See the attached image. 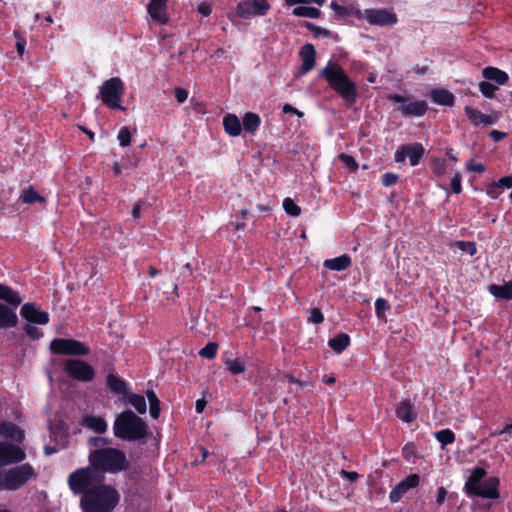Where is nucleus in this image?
Returning <instances> with one entry per match:
<instances>
[{"mask_svg": "<svg viewBox=\"0 0 512 512\" xmlns=\"http://www.w3.org/2000/svg\"><path fill=\"white\" fill-rule=\"evenodd\" d=\"M271 8L270 0H240L235 13L240 19L250 20L265 16Z\"/></svg>", "mask_w": 512, "mask_h": 512, "instance_id": "nucleus-8", "label": "nucleus"}, {"mask_svg": "<svg viewBox=\"0 0 512 512\" xmlns=\"http://www.w3.org/2000/svg\"><path fill=\"white\" fill-rule=\"evenodd\" d=\"M389 99L394 103L401 104L400 111L402 115L406 117L423 116L428 109L427 103L423 100H416L407 103L408 98L399 94H394L390 96Z\"/></svg>", "mask_w": 512, "mask_h": 512, "instance_id": "nucleus-12", "label": "nucleus"}, {"mask_svg": "<svg viewBox=\"0 0 512 512\" xmlns=\"http://www.w3.org/2000/svg\"><path fill=\"white\" fill-rule=\"evenodd\" d=\"M24 330L27 333V335L32 339H39L43 335L42 331L32 324H26L24 326Z\"/></svg>", "mask_w": 512, "mask_h": 512, "instance_id": "nucleus-52", "label": "nucleus"}, {"mask_svg": "<svg viewBox=\"0 0 512 512\" xmlns=\"http://www.w3.org/2000/svg\"><path fill=\"white\" fill-rule=\"evenodd\" d=\"M424 155V148L420 143H412L402 145L394 155V159L397 163H403L406 158L409 159L411 166L419 164L420 159Z\"/></svg>", "mask_w": 512, "mask_h": 512, "instance_id": "nucleus-13", "label": "nucleus"}, {"mask_svg": "<svg viewBox=\"0 0 512 512\" xmlns=\"http://www.w3.org/2000/svg\"><path fill=\"white\" fill-rule=\"evenodd\" d=\"M283 208L287 214L293 217H297L301 214V208L289 197L283 200Z\"/></svg>", "mask_w": 512, "mask_h": 512, "instance_id": "nucleus-42", "label": "nucleus"}, {"mask_svg": "<svg viewBox=\"0 0 512 512\" xmlns=\"http://www.w3.org/2000/svg\"><path fill=\"white\" fill-rule=\"evenodd\" d=\"M397 417L406 423H411L416 419V412L414 411L413 405L408 400L399 402L395 408Z\"/></svg>", "mask_w": 512, "mask_h": 512, "instance_id": "nucleus-21", "label": "nucleus"}, {"mask_svg": "<svg viewBox=\"0 0 512 512\" xmlns=\"http://www.w3.org/2000/svg\"><path fill=\"white\" fill-rule=\"evenodd\" d=\"M330 7L336 12V13H339V14H345L346 13V8L337 4L336 2H331L330 4Z\"/></svg>", "mask_w": 512, "mask_h": 512, "instance_id": "nucleus-62", "label": "nucleus"}, {"mask_svg": "<svg viewBox=\"0 0 512 512\" xmlns=\"http://www.w3.org/2000/svg\"><path fill=\"white\" fill-rule=\"evenodd\" d=\"M482 76L488 81H494L498 85H504L508 82V74L496 67L488 66L482 70Z\"/></svg>", "mask_w": 512, "mask_h": 512, "instance_id": "nucleus-23", "label": "nucleus"}, {"mask_svg": "<svg viewBox=\"0 0 512 512\" xmlns=\"http://www.w3.org/2000/svg\"><path fill=\"white\" fill-rule=\"evenodd\" d=\"M25 452L18 446L0 442V466H6L24 460Z\"/></svg>", "mask_w": 512, "mask_h": 512, "instance_id": "nucleus-14", "label": "nucleus"}, {"mask_svg": "<svg viewBox=\"0 0 512 512\" xmlns=\"http://www.w3.org/2000/svg\"><path fill=\"white\" fill-rule=\"evenodd\" d=\"M218 345L214 342H209L200 351L199 355L206 359H213L216 356Z\"/></svg>", "mask_w": 512, "mask_h": 512, "instance_id": "nucleus-44", "label": "nucleus"}, {"mask_svg": "<svg viewBox=\"0 0 512 512\" xmlns=\"http://www.w3.org/2000/svg\"><path fill=\"white\" fill-rule=\"evenodd\" d=\"M497 435H508L512 437V423L505 425L500 431L496 433Z\"/></svg>", "mask_w": 512, "mask_h": 512, "instance_id": "nucleus-60", "label": "nucleus"}, {"mask_svg": "<svg viewBox=\"0 0 512 512\" xmlns=\"http://www.w3.org/2000/svg\"><path fill=\"white\" fill-rule=\"evenodd\" d=\"M116 438L128 442H141L152 435L148 424L131 410L118 414L113 423Z\"/></svg>", "mask_w": 512, "mask_h": 512, "instance_id": "nucleus-1", "label": "nucleus"}, {"mask_svg": "<svg viewBox=\"0 0 512 512\" xmlns=\"http://www.w3.org/2000/svg\"><path fill=\"white\" fill-rule=\"evenodd\" d=\"M0 435L16 442L24 439V432L11 422H0Z\"/></svg>", "mask_w": 512, "mask_h": 512, "instance_id": "nucleus-22", "label": "nucleus"}, {"mask_svg": "<svg viewBox=\"0 0 512 512\" xmlns=\"http://www.w3.org/2000/svg\"><path fill=\"white\" fill-rule=\"evenodd\" d=\"M324 321V317L320 309L313 308L309 312L308 322L312 324H320Z\"/></svg>", "mask_w": 512, "mask_h": 512, "instance_id": "nucleus-51", "label": "nucleus"}, {"mask_svg": "<svg viewBox=\"0 0 512 512\" xmlns=\"http://www.w3.org/2000/svg\"><path fill=\"white\" fill-rule=\"evenodd\" d=\"M398 181V175L394 173H385L382 176V184L386 187L394 185Z\"/></svg>", "mask_w": 512, "mask_h": 512, "instance_id": "nucleus-55", "label": "nucleus"}, {"mask_svg": "<svg viewBox=\"0 0 512 512\" xmlns=\"http://www.w3.org/2000/svg\"><path fill=\"white\" fill-rule=\"evenodd\" d=\"M432 172L437 176H442L446 173L447 166L446 160L443 158H435L431 162Z\"/></svg>", "mask_w": 512, "mask_h": 512, "instance_id": "nucleus-43", "label": "nucleus"}, {"mask_svg": "<svg viewBox=\"0 0 512 512\" xmlns=\"http://www.w3.org/2000/svg\"><path fill=\"white\" fill-rule=\"evenodd\" d=\"M118 501L117 490L104 484L82 496L81 508L84 512H111Z\"/></svg>", "mask_w": 512, "mask_h": 512, "instance_id": "nucleus-4", "label": "nucleus"}, {"mask_svg": "<svg viewBox=\"0 0 512 512\" xmlns=\"http://www.w3.org/2000/svg\"><path fill=\"white\" fill-rule=\"evenodd\" d=\"M455 246L463 251L468 253L470 256H473L477 252L476 244L470 241H456Z\"/></svg>", "mask_w": 512, "mask_h": 512, "instance_id": "nucleus-46", "label": "nucleus"}, {"mask_svg": "<svg viewBox=\"0 0 512 512\" xmlns=\"http://www.w3.org/2000/svg\"><path fill=\"white\" fill-rule=\"evenodd\" d=\"M447 491L444 487H439L437 489V496H436V504L438 506L442 505L446 499Z\"/></svg>", "mask_w": 512, "mask_h": 512, "instance_id": "nucleus-58", "label": "nucleus"}, {"mask_svg": "<svg viewBox=\"0 0 512 512\" xmlns=\"http://www.w3.org/2000/svg\"><path fill=\"white\" fill-rule=\"evenodd\" d=\"M324 267L331 271H343L351 265V258L347 254L332 259H326L323 263Z\"/></svg>", "mask_w": 512, "mask_h": 512, "instance_id": "nucleus-27", "label": "nucleus"}, {"mask_svg": "<svg viewBox=\"0 0 512 512\" xmlns=\"http://www.w3.org/2000/svg\"><path fill=\"white\" fill-rule=\"evenodd\" d=\"M465 114L468 119L476 126L478 125H492L494 124V119L486 114H483L481 111L475 108L466 107Z\"/></svg>", "mask_w": 512, "mask_h": 512, "instance_id": "nucleus-25", "label": "nucleus"}, {"mask_svg": "<svg viewBox=\"0 0 512 512\" xmlns=\"http://www.w3.org/2000/svg\"><path fill=\"white\" fill-rule=\"evenodd\" d=\"M339 159L341 162L350 170L355 171L358 168V164L355 159L348 154H340Z\"/></svg>", "mask_w": 512, "mask_h": 512, "instance_id": "nucleus-50", "label": "nucleus"}, {"mask_svg": "<svg viewBox=\"0 0 512 512\" xmlns=\"http://www.w3.org/2000/svg\"><path fill=\"white\" fill-rule=\"evenodd\" d=\"M489 136L495 141V142H498L500 140H502L503 138H505L507 136V134L505 132H501L499 130H492L490 133H489Z\"/></svg>", "mask_w": 512, "mask_h": 512, "instance_id": "nucleus-59", "label": "nucleus"}, {"mask_svg": "<svg viewBox=\"0 0 512 512\" xmlns=\"http://www.w3.org/2000/svg\"><path fill=\"white\" fill-rule=\"evenodd\" d=\"M466 169L469 172H475V173H483L486 168L482 163H476L474 160H469L466 162Z\"/></svg>", "mask_w": 512, "mask_h": 512, "instance_id": "nucleus-54", "label": "nucleus"}, {"mask_svg": "<svg viewBox=\"0 0 512 512\" xmlns=\"http://www.w3.org/2000/svg\"><path fill=\"white\" fill-rule=\"evenodd\" d=\"M107 385L112 392L118 395L123 396L127 394L126 382L112 373L107 376Z\"/></svg>", "mask_w": 512, "mask_h": 512, "instance_id": "nucleus-33", "label": "nucleus"}, {"mask_svg": "<svg viewBox=\"0 0 512 512\" xmlns=\"http://www.w3.org/2000/svg\"><path fill=\"white\" fill-rule=\"evenodd\" d=\"M81 425L98 434H104L108 425L102 416L87 415L82 418Z\"/></svg>", "mask_w": 512, "mask_h": 512, "instance_id": "nucleus-19", "label": "nucleus"}, {"mask_svg": "<svg viewBox=\"0 0 512 512\" xmlns=\"http://www.w3.org/2000/svg\"><path fill=\"white\" fill-rule=\"evenodd\" d=\"M419 484V477L415 474L409 475L400 481L390 492L389 499L392 503L398 502L410 489Z\"/></svg>", "mask_w": 512, "mask_h": 512, "instance_id": "nucleus-17", "label": "nucleus"}, {"mask_svg": "<svg viewBox=\"0 0 512 512\" xmlns=\"http://www.w3.org/2000/svg\"><path fill=\"white\" fill-rule=\"evenodd\" d=\"M223 127L224 131L232 137L239 136L242 131V124L235 114H227L224 116Z\"/></svg>", "mask_w": 512, "mask_h": 512, "instance_id": "nucleus-24", "label": "nucleus"}, {"mask_svg": "<svg viewBox=\"0 0 512 512\" xmlns=\"http://www.w3.org/2000/svg\"><path fill=\"white\" fill-rule=\"evenodd\" d=\"M497 188H502V189H509V188H512V176H505L503 178H500L498 180L497 183H494L489 189H488V194L492 197V198H496L497 197V192H496V189Z\"/></svg>", "mask_w": 512, "mask_h": 512, "instance_id": "nucleus-40", "label": "nucleus"}, {"mask_svg": "<svg viewBox=\"0 0 512 512\" xmlns=\"http://www.w3.org/2000/svg\"><path fill=\"white\" fill-rule=\"evenodd\" d=\"M90 446L95 447L96 449L106 448L105 446L110 445L112 443V439L108 437H91L88 440Z\"/></svg>", "mask_w": 512, "mask_h": 512, "instance_id": "nucleus-48", "label": "nucleus"}, {"mask_svg": "<svg viewBox=\"0 0 512 512\" xmlns=\"http://www.w3.org/2000/svg\"><path fill=\"white\" fill-rule=\"evenodd\" d=\"M0 299L9 303L13 307H18L22 301V296L10 287L0 284Z\"/></svg>", "mask_w": 512, "mask_h": 512, "instance_id": "nucleus-29", "label": "nucleus"}, {"mask_svg": "<svg viewBox=\"0 0 512 512\" xmlns=\"http://www.w3.org/2000/svg\"><path fill=\"white\" fill-rule=\"evenodd\" d=\"M128 402L135 408L139 414H145L147 411L146 400L143 396L138 394H130Z\"/></svg>", "mask_w": 512, "mask_h": 512, "instance_id": "nucleus-39", "label": "nucleus"}, {"mask_svg": "<svg viewBox=\"0 0 512 512\" xmlns=\"http://www.w3.org/2000/svg\"><path fill=\"white\" fill-rule=\"evenodd\" d=\"M315 35L316 36H323V37H329L331 35V32L327 29H324V28H317L315 30Z\"/></svg>", "mask_w": 512, "mask_h": 512, "instance_id": "nucleus-64", "label": "nucleus"}, {"mask_svg": "<svg viewBox=\"0 0 512 512\" xmlns=\"http://www.w3.org/2000/svg\"><path fill=\"white\" fill-rule=\"evenodd\" d=\"M488 291L496 298L504 300H512V280L503 285L491 284Z\"/></svg>", "mask_w": 512, "mask_h": 512, "instance_id": "nucleus-28", "label": "nucleus"}, {"mask_svg": "<svg viewBox=\"0 0 512 512\" xmlns=\"http://www.w3.org/2000/svg\"><path fill=\"white\" fill-rule=\"evenodd\" d=\"M479 90L484 97L492 98L498 88L488 81H482L479 83Z\"/></svg>", "mask_w": 512, "mask_h": 512, "instance_id": "nucleus-45", "label": "nucleus"}, {"mask_svg": "<svg viewBox=\"0 0 512 512\" xmlns=\"http://www.w3.org/2000/svg\"><path fill=\"white\" fill-rule=\"evenodd\" d=\"M50 350L54 354L83 356L90 352L88 346L75 339L56 338L50 343Z\"/></svg>", "mask_w": 512, "mask_h": 512, "instance_id": "nucleus-9", "label": "nucleus"}, {"mask_svg": "<svg viewBox=\"0 0 512 512\" xmlns=\"http://www.w3.org/2000/svg\"><path fill=\"white\" fill-rule=\"evenodd\" d=\"M390 306L388 302L383 298H377L375 301V312L376 315L381 318L384 316L385 312L389 310Z\"/></svg>", "mask_w": 512, "mask_h": 512, "instance_id": "nucleus-49", "label": "nucleus"}, {"mask_svg": "<svg viewBox=\"0 0 512 512\" xmlns=\"http://www.w3.org/2000/svg\"><path fill=\"white\" fill-rule=\"evenodd\" d=\"M175 98L177 100L178 103H183L187 100L188 98V92L187 90L183 89V88H176L175 89Z\"/></svg>", "mask_w": 512, "mask_h": 512, "instance_id": "nucleus-57", "label": "nucleus"}, {"mask_svg": "<svg viewBox=\"0 0 512 512\" xmlns=\"http://www.w3.org/2000/svg\"><path fill=\"white\" fill-rule=\"evenodd\" d=\"M499 479L497 477H489L481 482V485L473 496H478L486 499H498L499 493Z\"/></svg>", "mask_w": 512, "mask_h": 512, "instance_id": "nucleus-18", "label": "nucleus"}, {"mask_svg": "<svg viewBox=\"0 0 512 512\" xmlns=\"http://www.w3.org/2000/svg\"><path fill=\"white\" fill-rule=\"evenodd\" d=\"M90 465L105 474L119 473L129 468V461L125 453L118 448L95 449L89 454Z\"/></svg>", "mask_w": 512, "mask_h": 512, "instance_id": "nucleus-3", "label": "nucleus"}, {"mask_svg": "<svg viewBox=\"0 0 512 512\" xmlns=\"http://www.w3.org/2000/svg\"><path fill=\"white\" fill-rule=\"evenodd\" d=\"M321 12L315 7L298 6L293 9V15L296 17H306L315 19L320 16Z\"/></svg>", "mask_w": 512, "mask_h": 512, "instance_id": "nucleus-37", "label": "nucleus"}, {"mask_svg": "<svg viewBox=\"0 0 512 512\" xmlns=\"http://www.w3.org/2000/svg\"><path fill=\"white\" fill-rule=\"evenodd\" d=\"M125 92L124 83L119 77H112L99 86L98 97L110 109L125 110L121 100Z\"/></svg>", "mask_w": 512, "mask_h": 512, "instance_id": "nucleus-7", "label": "nucleus"}, {"mask_svg": "<svg viewBox=\"0 0 512 512\" xmlns=\"http://www.w3.org/2000/svg\"><path fill=\"white\" fill-rule=\"evenodd\" d=\"M462 177L460 173H455L451 179V190L455 194H459L462 191Z\"/></svg>", "mask_w": 512, "mask_h": 512, "instance_id": "nucleus-53", "label": "nucleus"}, {"mask_svg": "<svg viewBox=\"0 0 512 512\" xmlns=\"http://www.w3.org/2000/svg\"><path fill=\"white\" fill-rule=\"evenodd\" d=\"M147 398L150 404V415L153 419H157L160 414V401L152 390L147 392Z\"/></svg>", "mask_w": 512, "mask_h": 512, "instance_id": "nucleus-41", "label": "nucleus"}, {"mask_svg": "<svg viewBox=\"0 0 512 512\" xmlns=\"http://www.w3.org/2000/svg\"><path fill=\"white\" fill-rule=\"evenodd\" d=\"M261 119L259 115L252 112H247L243 116L242 126L243 129L248 133H254L260 126Z\"/></svg>", "mask_w": 512, "mask_h": 512, "instance_id": "nucleus-34", "label": "nucleus"}, {"mask_svg": "<svg viewBox=\"0 0 512 512\" xmlns=\"http://www.w3.org/2000/svg\"><path fill=\"white\" fill-rule=\"evenodd\" d=\"M434 103L443 106H452L454 104V95L446 89H433L430 93Z\"/></svg>", "mask_w": 512, "mask_h": 512, "instance_id": "nucleus-30", "label": "nucleus"}, {"mask_svg": "<svg viewBox=\"0 0 512 512\" xmlns=\"http://www.w3.org/2000/svg\"><path fill=\"white\" fill-rule=\"evenodd\" d=\"M302 59V72H309L315 64V49L312 44H306L300 52Z\"/></svg>", "mask_w": 512, "mask_h": 512, "instance_id": "nucleus-26", "label": "nucleus"}, {"mask_svg": "<svg viewBox=\"0 0 512 512\" xmlns=\"http://www.w3.org/2000/svg\"><path fill=\"white\" fill-rule=\"evenodd\" d=\"M105 475L96 467H86L72 472L68 477V485L74 494L85 495L88 491L104 485Z\"/></svg>", "mask_w": 512, "mask_h": 512, "instance_id": "nucleus-5", "label": "nucleus"}, {"mask_svg": "<svg viewBox=\"0 0 512 512\" xmlns=\"http://www.w3.org/2000/svg\"><path fill=\"white\" fill-rule=\"evenodd\" d=\"M321 76L342 99L351 104L355 103L358 96L356 84L347 76L342 67L328 62L322 69Z\"/></svg>", "mask_w": 512, "mask_h": 512, "instance_id": "nucleus-2", "label": "nucleus"}, {"mask_svg": "<svg viewBox=\"0 0 512 512\" xmlns=\"http://www.w3.org/2000/svg\"><path fill=\"white\" fill-rule=\"evenodd\" d=\"M349 344L350 337L345 333H340L328 341L329 347L338 354L343 352Z\"/></svg>", "mask_w": 512, "mask_h": 512, "instance_id": "nucleus-32", "label": "nucleus"}, {"mask_svg": "<svg viewBox=\"0 0 512 512\" xmlns=\"http://www.w3.org/2000/svg\"><path fill=\"white\" fill-rule=\"evenodd\" d=\"M17 322V314L12 309L0 303V327H14Z\"/></svg>", "mask_w": 512, "mask_h": 512, "instance_id": "nucleus-31", "label": "nucleus"}, {"mask_svg": "<svg viewBox=\"0 0 512 512\" xmlns=\"http://www.w3.org/2000/svg\"><path fill=\"white\" fill-rule=\"evenodd\" d=\"M20 200L24 204H33L35 202L45 203V198L39 195L32 186H29L22 191Z\"/></svg>", "mask_w": 512, "mask_h": 512, "instance_id": "nucleus-35", "label": "nucleus"}, {"mask_svg": "<svg viewBox=\"0 0 512 512\" xmlns=\"http://www.w3.org/2000/svg\"><path fill=\"white\" fill-rule=\"evenodd\" d=\"M434 436L436 440L442 445V448L452 444L455 441L454 432L448 428L435 432Z\"/></svg>", "mask_w": 512, "mask_h": 512, "instance_id": "nucleus-38", "label": "nucleus"}, {"mask_svg": "<svg viewBox=\"0 0 512 512\" xmlns=\"http://www.w3.org/2000/svg\"><path fill=\"white\" fill-rule=\"evenodd\" d=\"M34 477L35 471L28 463L15 466L6 471H0V491L18 490Z\"/></svg>", "mask_w": 512, "mask_h": 512, "instance_id": "nucleus-6", "label": "nucleus"}, {"mask_svg": "<svg viewBox=\"0 0 512 512\" xmlns=\"http://www.w3.org/2000/svg\"><path fill=\"white\" fill-rule=\"evenodd\" d=\"M357 16L365 19L370 25L392 26L397 23L396 14L387 9H365L358 12Z\"/></svg>", "mask_w": 512, "mask_h": 512, "instance_id": "nucleus-11", "label": "nucleus"}, {"mask_svg": "<svg viewBox=\"0 0 512 512\" xmlns=\"http://www.w3.org/2000/svg\"><path fill=\"white\" fill-rule=\"evenodd\" d=\"M225 366L233 375L243 374L246 371V364L242 358H229L225 361Z\"/></svg>", "mask_w": 512, "mask_h": 512, "instance_id": "nucleus-36", "label": "nucleus"}, {"mask_svg": "<svg viewBox=\"0 0 512 512\" xmlns=\"http://www.w3.org/2000/svg\"><path fill=\"white\" fill-rule=\"evenodd\" d=\"M197 11L203 16L208 17L212 12V5L208 2H202L198 5Z\"/></svg>", "mask_w": 512, "mask_h": 512, "instance_id": "nucleus-56", "label": "nucleus"}, {"mask_svg": "<svg viewBox=\"0 0 512 512\" xmlns=\"http://www.w3.org/2000/svg\"><path fill=\"white\" fill-rule=\"evenodd\" d=\"M167 2L168 0H150L147 6V13L152 21L161 25L169 21Z\"/></svg>", "mask_w": 512, "mask_h": 512, "instance_id": "nucleus-15", "label": "nucleus"}, {"mask_svg": "<svg viewBox=\"0 0 512 512\" xmlns=\"http://www.w3.org/2000/svg\"><path fill=\"white\" fill-rule=\"evenodd\" d=\"M341 474L344 477H346L348 480H350V481H354V480H356L359 477L358 473L357 472H353V471L350 472V471L342 470Z\"/></svg>", "mask_w": 512, "mask_h": 512, "instance_id": "nucleus-61", "label": "nucleus"}, {"mask_svg": "<svg viewBox=\"0 0 512 512\" xmlns=\"http://www.w3.org/2000/svg\"><path fill=\"white\" fill-rule=\"evenodd\" d=\"M485 476H486V471L483 468H480V467L474 468L465 483L466 492L469 495H474L475 492L477 491V489L479 488V486L481 485V482L483 481Z\"/></svg>", "mask_w": 512, "mask_h": 512, "instance_id": "nucleus-20", "label": "nucleus"}, {"mask_svg": "<svg viewBox=\"0 0 512 512\" xmlns=\"http://www.w3.org/2000/svg\"><path fill=\"white\" fill-rule=\"evenodd\" d=\"M117 139L119 141L120 146L127 147L131 143V133L128 129V127L123 126L120 128Z\"/></svg>", "mask_w": 512, "mask_h": 512, "instance_id": "nucleus-47", "label": "nucleus"}, {"mask_svg": "<svg viewBox=\"0 0 512 512\" xmlns=\"http://www.w3.org/2000/svg\"><path fill=\"white\" fill-rule=\"evenodd\" d=\"M20 314L30 323L45 325L49 322V314L38 309L33 303H25L21 307Z\"/></svg>", "mask_w": 512, "mask_h": 512, "instance_id": "nucleus-16", "label": "nucleus"}, {"mask_svg": "<svg viewBox=\"0 0 512 512\" xmlns=\"http://www.w3.org/2000/svg\"><path fill=\"white\" fill-rule=\"evenodd\" d=\"M64 371L71 378L81 382H89L95 375L92 366L79 359L66 360L64 363Z\"/></svg>", "mask_w": 512, "mask_h": 512, "instance_id": "nucleus-10", "label": "nucleus"}, {"mask_svg": "<svg viewBox=\"0 0 512 512\" xmlns=\"http://www.w3.org/2000/svg\"><path fill=\"white\" fill-rule=\"evenodd\" d=\"M206 406V402L203 399H199L196 401L195 409L197 413H202Z\"/></svg>", "mask_w": 512, "mask_h": 512, "instance_id": "nucleus-63", "label": "nucleus"}]
</instances>
